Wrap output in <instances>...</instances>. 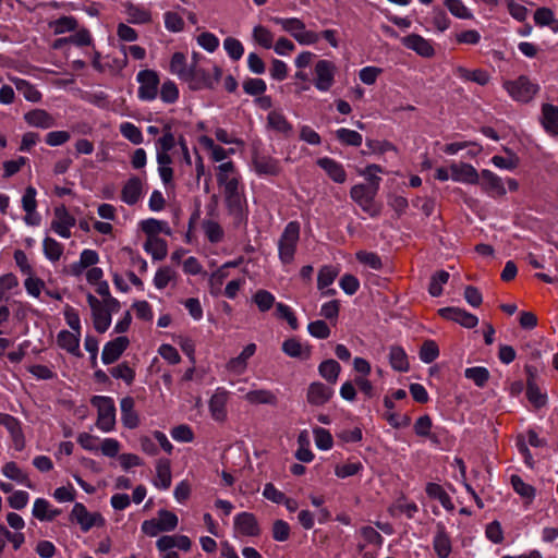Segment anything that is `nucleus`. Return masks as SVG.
Listing matches in <instances>:
<instances>
[{"label": "nucleus", "mask_w": 558, "mask_h": 558, "mask_svg": "<svg viewBox=\"0 0 558 558\" xmlns=\"http://www.w3.org/2000/svg\"><path fill=\"white\" fill-rule=\"evenodd\" d=\"M223 196L228 215L232 218L233 226L245 227L248 222V204L245 196V186L239 178L218 185Z\"/></svg>", "instance_id": "nucleus-1"}, {"label": "nucleus", "mask_w": 558, "mask_h": 558, "mask_svg": "<svg viewBox=\"0 0 558 558\" xmlns=\"http://www.w3.org/2000/svg\"><path fill=\"white\" fill-rule=\"evenodd\" d=\"M300 234L301 225L299 221L293 220L287 223L278 240V255L282 264L289 265L294 260Z\"/></svg>", "instance_id": "nucleus-2"}, {"label": "nucleus", "mask_w": 558, "mask_h": 558, "mask_svg": "<svg viewBox=\"0 0 558 558\" xmlns=\"http://www.w3.org/2000/svg\"><path fill=\"white\" fill-rule=\"evenodd\" d=\"M221 76L222 69L217 64L213 66V73H210L195 63H192L191 72L185 83H187L192 90L214 89L221 80Z\"/></svg>", "instance_id": "nucleus-3"}, {"label": "nucleus", "mask_w": 558, "mask_h": 558, "mask_svg": "<svg viewBox=\"0 0 558 558\" xmlns=\"http://www.w3.org/2000/svg\"><path fill=\"white\" fill-rule=\"evenodd\" d=\"M271 21L280 25L282 31L289 33L301 45H314L319 40V35L313 31H306L305 24L298 17H271Z\"/></svg>", "instance_id": "nucleus-4"}, {"label": "nucleus", "mask_w": 558, "mask_h": 558, "mask_svg": "<svg viewBox=\"0 0 558 558\" xmlns=\"http://www.w3.org/2000/svg\"><path fill=\"white\" fill-rule=\"evenodd\" d=\"M93 407L97 408L96 425L102 432H110L116 425V407L113 399L106 396H94L90 399Z\"/></svg>", "instance_id": "nucleus-5"}, {"label": "nucleus", "mask_w": 558, "mask_h": 558, "mask_svg": "<svg viewBox=\"0 0 558 558\" xmlns=\"http://www.w3.org/2000/svg\"><path fill=\"white\" fill-rule=\"evenodd\" d=\"M504 88L513 100L523 104L530 102L539 90V86L525 75H520L513 81H506Z\"/></svg>", "instance_id": "nucleus-6"}, {"label": "nucleus", "mask_w": 558, "mask_h": 558, "mask_svg": "<svg viewBox=\"0 0 558 558\" xmlns=\"http://www.w3.org/2000/svg\"><path fill=\"white\" fill-rule=\"evenodd\" d=\"M377 193L375 189H369L363 183L355 184L350 190L351 198L371 217L380 215V206L375 203Z\"/></svg>", "instance_id": "nucleus-7"}, {"label": "nucleus", "mask_w": 558, "mask_h": 558, "mask_svg": "<svg viewBox=\"0 0 558 558\" xmlns=\"http://www.w3.org/2000/svg\"><path fill=\"white\" fill-rule=\"evenodd\" d=\"M252 166L258 175L277 177L282 171L280 160L265 154L257 146L252 149Z\"/></svg>", "instance_id": "nucleus-8"}, {"label": "nucleus", "mask_w": 558, "mask_h": 558, "mask_svg": "<svg viewBox=\"0 0 558 558\" xmlns=\"http://www.w3.org/2000/svg\"><path fill=\"white\" fill-rule=\"evenodd\" d=\"M136 80L140 84L137 96L141 100L151 101L157 98L160 78L155 70L145 69L137 73Z\"/></svg>", "instance_id": "nucleus-9"}, {"label": "nucleus", "mask_w": 558, "mask_h": 558, "mask_svg": "<svg viewBox=\"0 0 558 558\" xmlns=\"http://www.w3.org/2000/svg\"><path fill=\"white\" fill-rule=\"evenodd\" d=\"M70 520L80 524L83 532H88L94 526L101 527L106 523L101 513L88 512L87 508L81 502L74 505L70 513Z\"/></svg>", "instance_id": "nucleus-10"}, {"label": "nucleus", "mask_w": 558, "mask_h": 558, "mask_svg": "<svg viewBox=\"0 0 558 558\" xmlns=\"http://www.w3.org/2000/svg\"><path fill=\"white\" fill-rule=\"evenodd\" d=\"M336 64L326 59L318 60L315 64V87L318 90L327 92L335 83Z\"/></svg>", "instance_id": "nucleus-11"}, {"label": "nucleus", "mask_w": 558, "mask_h": 558, "mask_svg": "<svg viewBox=\"0 0 558 558\" xmlns=\"http://www.w3.org/2000/svg\"><path fill=\"white\" fill-rule=\"evenodd\" d=\"M87 303L92 310V318L95 330L99 333L106 332L111 324V314L92 293L87 294Z\"/></svg>", "instance_id": "nucleus-12"}, {"label": "nucleus", "mask_w": 558, "mask_h": 558, "mask_svg": "<svg viewBox=\"0 0 558 558\" xmlns=\"http://www.w3.org/2000/svg\"><path fill=\"white\" fill-rule=\"evenodd\" d=\"M0 426H3L10 434L13 448L16 451H22L26 441L20 420L11 414L0 412Z\"/></svg>", "instance_id": "nucleus-13"}, {"label": "nucleus", "mask_w": 558, "mask_h": 558, "mask_svg": "<svg viewBox=\"0 0 558 558\" xmlns=\"http://www.w3.org/2000/svg\"><path fill=\"white\" fill-rule=\"evenodd\" d=\"M54 218L51 221V229L64 239L71 236V228L75 226L76 219L69 213L65 205H60L53 209Z\"/></svg>", "instance_id": "nucleus-14"}, {"label": "nucleus", "mask_w": 558, "mask_h": 558, "mask_svg": "<svg viewBox=\"0 0 558 558\" xmlns=\"http://www.w3.org/2000/svg\"><path fill=\"white\" fill-rule=\"evenodd\" d=\"M438 315L447 320L460 324L464 328H474L478 324V318L460 307H442L438 310Z\"/></svg>", "instance_id": "nucleus-15"}, {"label": "nucleus", "mask_w": 558, "mask_h": 558, "mask_svg": "<svg viewBox=\"0 0 558 558\" xmlns=\"http://www.w3.org/2000/svg\"><path fill=\"white\" fill-rule=\"evenodd\" d=\"M525 372L527 374L525 392L526 398L535 409H541L546 405L547 396L541 391L535 381L536 369L531 365H526Z\"/></svg>", "instance_id": "nucleus-16"}, {"label": "nucleus", "mask_w": 558, "mask_h": 558, "mask_svg": "<svg viewBox=\"0 0 558 558\" xmlns=\"http://www.w3.org/2000/svg\"><path fill=\"white\" fill-rule=\"evenodd\" d=\"M234 530L243 535L256 537L260 535V526L257 518L252 512H241L234 517Z\"/></svg>", "instance_id": "nucleus-17"}, {"label": "nucleus", "mask_w": 558, "mask_h": 558, "mask_svg": "<svg viewBox=\"0 0 558 558\" xmlns=\"http://www.w3.org/2000/svg\"><path fill=\"white\" fill-rule=\"evenodd\" d=\"M229 400V391L225 388H217L208 402L211 417L217 422L227 420V403Z\"/></svg>", "instance_id": "nucleus-18"}, {"label": "nucleus", "mask_w": 558, "mask_h": 558, "mask_svg": "<svg viewBox=\"0 0 558 558\" xmlns=\"http://www.w3.org/2000/svg\"><path fill=\"white\" fill-rule=\"evenodd\" d=\"M333 396V389L322 381L311 383L307 392L306 401L313 407H322L329 402Z\"/></svg>", "instance_id": "nucleus-19"}, {"label": "nucleus", "mask_w": 558, "mask_h": 558, "mask_svg": "<svg viewBox=\"0 0 558 558\" xmlns=\"http://www.w3.org/2000/svg\"><path fill=\"white\" fill-rule=\"evenodd\" d=\"M130 340L125 336H120L107 342L101 353V360L105 364H112L120 359L128 349Z\"/></svg>", "instance_id": "nucleus-20"}, {"label": "nucleus", "mask_w": 558, "mask_h": 558, "mask_svg": "<svg viewBox=\"0 0 558 558\" xmlns=\"http://www.w3.org/2000/svg\"><path fill=\"white\" fill-rule=\"evenodd\" d=\"M478 184H481L483 191L492 196L501 197L507 193L501 178L487 169L481 171Z\"/></svg>", "instance_id": "nucleus-21"}, {"label": "nucleus", "mask_w": 558, "mask_h": 558, "mask_svg": "<svg viewBox=\"0 0 558 558\" xmlns=\"http://www.w3.org/2000/svg\"><path fill=\"white\" fill-rule=\"evenodd\" d=\"M433 548L438 558H448L452 551V543L444 523L438 522L433 539Z\"/></svg>", "instance_id": "nucleus-22"}, {"label": "nucleus", "mask_w": 558, "mask_h": 558, "mask_svg": "<svg viewBox=\"0 0 558 558\" xmlns=\"http://www.w3.org/2000/svg\"><path fill=\"white\" fill-rule=\"evenodd\" d=\"M402 44L408 49L414 50L421 57L432 58L435 54V49L430 41L418 34H410L403 37Z\"/></svg>", "instance_id": "nucleus-23"}, {"label": "nucleus", "mask_w": 558, "mask_h": 558, "mask_svg": "<svg viewBox=\"0 0 558 558\" xmlns=\"http://www.w3.org/2000/svg\"><path fill=\"white\" fill-rule=\"evenodd\" d=\"M24 121L33 128L50 129L57 124L56 119L45 109H32L24 114Z\"/></svg>", "instance_id": "nucleus-24"}, {"label": "nucleus", "mask_w": 558, "mask_h": 558, "mask_svg": "<svg viewBox=\"0 0 558 558\" xmlns=\"http://www.w3.org/2000/svg\"><path fill=\"white\" fill-rule=\"evenodd\" d=\"M451 179L456 182H464L469 184H478L480 173L476 169L466 162L460 165L452 163L450 166Z\"/></svg>", "instance_id": "nucleus-25"}, {"label": "nucleus", "mask_w": 558, "mask_h": 558, "mask_svg": "<svg viewBox=\"0 0 558 558\" xmlns=\"http://www.w3.org/2000/svg\"><path fill=\"white\" fill-rule=\"evenodd\" d=\"M256 352V344L248 343L242 352L228 361L226 368L235 375H242L247 368V361Z\"/></svg>", "instance_id": "nucleus-26"}, {"label": "nucleus", "mask_w": 558, "mask_h": 558, "mask_svg": "<svg viewBox=\"0 0 558 558\" xmlns=\"http://www.w3.org/2000/svg\"><path fill=\"white\" fill-rule=\"evenodd\" d=\"M121 421L124 427L134 429L140 426V416L135 410V401L132 397L122 398L121 403Z\"/></svg>", "instance_id": "nucleus-27"}, {"label": "nucleus", "mask_w": 558, "mask_h": 558, "mask_svg": "<svg viewBox=\"0 0 558 558\" xmlns=\"http://www.w3.org/2000/svg\"><path fill=\"white\" fill-rule=\"evenodd\" d=\"M281 349L288 356L304 361L308 360L312 355V345L301 343L295 337L286 339L282 342Z\"/></svg>", "instance_id": "nucleus-28"}, {"label": "nucleus", "mask_w": 558, "mask_h": 558, "mask_svg": "<svg viewBox=\"0 0 558 558\" xmlns=\"http://www.w3.org/2000/svg\"><path fill=\"white\" fill-rule=\"evenodd\" d=\"M317 166H319L327 175L336 183H344L347 180V172L343 168V166L338 162L337 160L329 158V157H323L317 159L316 161Z\"/></svg>", "instance_id": "nucleus-29"}, {"label": "nucleus", "mask_w": 558, "mask_h": 558, "mask_svg": "<svg viewBox=\"0 0 558 558\" xmlns=\"http://www.w3.org/2000/svg\"><path fill=\"white\" fill-rule=\"evenodd\" d=\"M143 193V182L138 177H131L121 190V199L128 205H135Z\"/></svg>", "instance_id": "nucleus-30"}, {"label": "nucleus", "mask_w": 558, "mask_h": 558, "mask_svg": "<svg viewBox=\"0 0 558 558\" xmlns=\"http://www.w3.org/2000/svg\"><path fill=\"white\" fill-rule=\"evenodd\" d=\"M36 193V189L29 185L25 189L22 197V206L26 213L25 222L31 226H37L40 221L39 217L33 218V214L37 207Z\"/></svg>", "instance_id": "nucleus-31"}, {"label": "nucleus", "mask_w": 558, "mask_h": 558, "mask_svg": "<svg viewBox=\"0 0 558 558\" xmlns=\"http://www.w3.org/2000/svg\"><path fill=\"white\" fill-rule=\"evenodd\" d=\"M80 336L81 333L78 332L74 333L63 329L57 336V343L66 352L81 357L82 353L80 351Z\"/></svg>", "instance_id": "nucleus-32"}, {"label": "nucleus", "mask_w": 558, "mask_h": 558, "mask_svg": "<svg viewBox=\"0 0 558 558\" xmlns=\"http://www.w3.org/2000/svg\"><path fill=\"white\" fill-rule=\"evenodd\" d=\"M542 125L551 135H558V107L544 104L542 106Z\"/></svg>", "instance_id": "nucleus-33"}, {"label": "nucleus", "mask_w": 558, "mask_h": 558, "mask_svg": "<svg viewBox=\"0 0 558 558\" xmlns=\"http://www.w3.org/2000/svg\"><path fill=\"white\" fill-rule=\"evenodd\" d=\"M267 123L270 129L286 137H290L293 133L292 124L288 121L284 114L279 111H270L267 117Z\"/></svg>", "instance_id": "nucleus-34"}, {"label": "nucleus", "mask_w": 558, "mask_h": 558, "mask_svg": "<svg viewBox=\"0 0 558 558\" xmlns=\"http://www.w3.org/2000/svg\"><path fill=\"white\" fill-rule=\"evenodd\" d=\"M389 364L392 369L405 373L410 369V363L404 349L400 345H391L389 349Z\"/></svg>", "instance_id": "nucleus-35"}, {"label": "nucleus", "mask_w": 558, "mask_h": 558, "mask_svg": "<svg viewBox=\"0 0 558 558\" xmlns=\"http://www.w3.org/2000/svg\"><path fill=\"white\" fill-rule=\"evenodd\" d=\"M456 74L463 81L474 82L481 86L487 85L490 80L489 73L483 69L469 70L464 66H458Z\"/></svg>", "instance_id": "nucleus-36"}, {"label": "nucleus", "mask_w": 558, "mask_h": 558, "mask_svg": "<svg viewBox=\"0 0 558 558\" xmlns=\"http://www.w3.org/2000/svg\"><path fill=\"white\" fill-rule=\"evenodd\" d=\"M171 464L168 459H159L156 464L155 485L160 489H168L171 486Z\"/></svg>", "instance_id": "nucleus-37"}, {"label": "nucleus", "mask_w": 558, "mask_h": 558, "mask_svg": "<svg viewBox=\"0 0 558 558\" xmlns=\"http://www.w3.org/2000/svg\"><path fill=\"white\" fill-rule=\"evenodd\" d=\"M169 71L177 75L181 81H186L191 72V65H187L186 56L183 52L178 51L172 54Z\"/></svg>", "instance_id": "nucleus-38"}, {"label": "nucleus", "mask_w": 558, "mask_h": 558, "mask_svg": "<svg viewBox=\"0 0 558 558\" xmlns=\"http://www.w3.org/2000/svg\"><path fill=\"white\" fill-rule=\"evenodd\" d=\"M11 82L15 85L17 92L22 94L26 100L32 102L40 101L41 93L31 82L19 77L11 78Z\"/></svg>", "instance_id": "nucleus-39"}, {"label": "nucleus", "mask_w": 558, "mask_h": 558, "mask_svg": "<svg viewBox=\"0 0 558 558\" xmlns=\"http://www.w3.org/2000/svg\"><path fill=\"white\" fill-rule=\"evenodd\" d=\"M245 400L251 404H269L278 403L277 396L268 389L251 390L245 395Z\"/></svg>", "instance_id": "nucleus-40"}, {"label": "nucleus", "mask_w": 558, "mask_h": 558, "mask_svg": "<svg viewBox=\"0 0 558 558\" xmlns=\"http://www.w3.org/2000/svg\"><path fill=\"white\" fill-rule=\"evenodd\" d=\"M2 473L8 478L33 488V484L26 473H24L14 461L7 462L2 466Z\"/></svg>", "instance_id": "nucleus-41"}, {"label": "nucleus", "mask_w": 558, "mask_h": 558, "mask_svg": "<svg viewBox=\"0 0 558 558\" xmlns=\"http://www.w3.org/2000/svg\"><path fill=\"white\" fill-rule=\"evenodd\" d=\"M340 372V364L332 359L323 361L318 366L319 375L331 385L337 383Z\"/></svg>", "instance_id": "nucleus-42"}, {"label": "nucleus", "mask_w": 558, "mask_h": 558, "mask_svg": "<svg viewBox=\"0 0 558 558\" xmlns=\"http://www.w3.org/2000/svg\"><path fill=\"white\" fill-rule=\"evenodd\" d=\"M235 177L239 178V180H242V175L240 174L233 161L230 160L222 162L217 167L216 179L218 185H222Z\"/></svg>", "instance_id": "nucleus-43"}, {"label": "nucleus", "mask_w": 558, "mask_h": 558, "mask_svg": "<svg viewBox=\"0 0 558 558\" xmlns=\"http://www.w3.org/2000/svg\"><path fill=\"white\" fill-rule=\"evenodd\" d=\"M510 483L513 488V490L520 495L522 498H525L531 502L536 495V489L534 486L525 483L521 476L517 474H512L510 477Z\"/></svg>", "instance_id": "nucleus-44"}, {"label": "nucleus", "mask_w": 558, "mask_h": 558, "mask_svg": "<svg viewBox=\"0 0 558 558\" xmlns=\"http://www.w3.org/2000/svg\"><path fill=\"white\" fill-rule=\"evenodd\" d=\"M145 251L150 253L156 260L163 259L168 254V246L166 240L161 238L147 239L144 244Z\"/></svg>", "instance_id": "nucleus-45"}, {"label": "nucleus", "mask_w": 558, "mask_h": 558, "mask_svg": "<svg viewBox=\"0 0 558 558\" xmlns=\"http://www.w3.org/2000/svg\"><path fill=\"white\" fill-rule=\"evenodd\" d=\"M125 9L130 23L146 24L151 21L150 12L143 7L129 3Z\"/></svg>", "instance_id": "nucleus-46"}, {"label": "nucleus", "mask_w": 558, "mask_h": 558, "mask_svg": "<svg viewBox=\"0 0 558 558\" xmlns=\"http://www.w3.org/2000/svg\"><path fill=\"white\" fill-rule=\"evenodd\" d=\"M50 28L53 29L56 35L64 34L66 32H74L78 26L77 20L72 15H63L56 21L49 23Z\"/></svg>", "instance_id": "nucleus-47"}, {"label": "nucleus", "mask_w": 558, "mask_h": 558, "mask_svg": "<svg viewBox=\"0 0 558 558\" xmlns=\"http://www.w3.org/2000/svg\"><path fill=\"white\" fill-rule=\"evenodd\" d=\"M450 275L446 270H438L432 277L428 284V293L438 298L442 294V286L449 281Z\"/></svg>", "instance_id": "nucleus-48"}, {"label": "nucleus", "mask_w": 558, "mask_h": 558, "mask_svg": "<svg viewBox=\"0 0 558 558\" xmlns=\"http://www.w3.org/2000/svg\"><path fill=\"white\" fill-rule=\"evenodd\" d=\"M43 248L45 256L51 262H58L64 251V246L50 236L44 239Z\"/></svg>", "instance_id": "nucleus-49"}, {"label": "nucleus", "mask_w": 558, "mask_h": 558, "mask_svg": "<svg viewBox=\"0 0 558 558\" xmlns=\"http://www.w3.org/2000/svg\"><path fill=\"white\" fill-rule=\"evenodd\" d=\"M464 376L471 379L477 387L483 388L489 380L490 374L486 367L474 366L466 368Z\"/></svg>", "instance_id": "nucleus-50"}, {"label": "nucleus", "mask_w": 558, "mask_h": 558, "mask_svg": "<svg viewBox=\"0 0 558 558\" xmlns=\"http://www.w3.org/2000/svg\"><path fill=\"white\" fill-rule=\"evenodd\" d=\"M336 137L341 144L353 147L361 146L363 141V137L359 132L344 128L336 131Z\"/></svg>", "instance_id": "nucleus-51"}, {"label": "nucleus", "mask_w": 558, "mask_h": 558, "mask_svg": "<svg viewBox=\"0 0 558 558\" xmlns=\"http://www.w3.org/2000/svg\"><path fill=\"white\" fill-rule=\"evenodd\" d=\"M418 355L424 363H433L439 356L438 344L434 340H425L420 348Z\"/></svg>", "instance_id": "nucleus-52"}, {"label": "nucleus", "mask_w": 558, "mask_h": 558, "mask_svg": "<svg viewBox=\"0 0 558 558\" xmlns=\"http://www.w3.org/2000/svg\"><path fill=\"white\" fill-rule=\"evenodd\" d=\"M120 133L132 144L140 145L143 143V134L140 128L132 122H123L120 124Z\"/></svg>", "instance_id": "nucleus-53"}, {"label": "nucleus", "mask_w": 558, "mask_h": 558, "mask_svg": "<svg viewBox=\"0 0 558 558\" xmlns=\"http://www.w3.org/2000/svg\"><path fill=\"white\" fill-rule=\"evenodd\" d=\"M204 232L211 243H219L225 235L222 227L214 220H205L203 221Z\"/></svg>", "instance_id": "nucleus-54"}, {"label": "nucleus", "mask_w": 558, "mask_h": 558, "mask_svg": "<svg viewBox=\"0 0 558 558\" xmlns=\"http://www.w3.org/2000/svg\"><path fill=\"white\" fill-rule=\"evenodd\" d=\"M276 316L279 319H284L292 330L299 329V320L292 308L287 304H276Z\"/></svg>", "instance_id": "nucleus-55"}, {"label": "nucleus", "mask_w": 558, "mask_h": 558, "mask_svg": "<svg viewBox=\"0 0 558 558\" xmlns=\"http://www.w3.org/2000/svg\"><path fill=\"white\" fill-rule=\"evenodd\" d=\"M253 38L256 41V44H258L265 49H270L272 47L274 35L268 28H266L263 25H257L254 27Z\"/></svg>", "instance_id": "nucleus-56"}, {"label": "nucleus", "mask_w": 558, "mask_h": 558, "mask_svg": "<svg viewBox=\"0 0 558 558\" xmlns=\"http://www.w3.org/2000/svg\"><path fill=\"white\" fill-rule=\"evenodd\" d=\"M112 377L124 380L128 385H131L135 379V371L129 366L126 362H123L109 369Z\"/></svg>", "instance_id": "nucleus-57"}, {"label": "nucleus", "mask_w": 558, "mask_h": 558, "mask_svg": "<svg viewBox=\"0 0 558 558\" xmlns=\"http://www.w3.org/2000/svg\"><path fill=\"white\" fill-rule=\"evenodd\" d=\"M316 446L322 450H329L333 446V439L330 432L324 427L313 428Z\"/></svg>", "instance_id": "nucleus-58"}, {"label": "nucleus", "mask_w": 558, "mask_h": 558, "mask_svg": "<svg viewBox=\"0 0 558 558\" xmlns=\"http://www.w3.org/2000/svg\"><path fill=\"white\" fill-rule=\"evenodd\" d=\"M156 520L158 521L163 532L173 531L178 526L177 514L166 509H160L158 511V518Z\"/></svg>", "instance_id": "nucleus-59"}, {"label": "nucleus", "mask_w": 558, "mask_h": 558, "mask_svg": "<svg viewBox=\"0 0 558 558\" xmlns=\"http://www.w3.org/2000/svg\"><path fill=\"white\" fill-rule=\"evenodd\" d=\"M160 99L166 104H174L179 99V88L173 81L167 80L162 83Z\"/></svg>", "instance_id": "nucleus-60"}, {"label": "nucleus", "mask_w": 558, "mask_h": 558, "mask_svg": "<svg viewBox=\"0 0 558 558\" xmlns=\"http://www.w3.org/2000/svg\"><path fill=\"white\" fill-rule=\"evenodd\" d=\"M338 276V271L332 266H323L317 276V288L324 290L325 288L332 284Z\"/></svg>", "instance_id": "nucleus-61"}, {"label": "nucleus", "mask_w": 558, "mask_h": 558, "mask_svg": "<svg viewBox=\"0 0 558 558\" xmlns=\"http://www.w3.org/2000/svg\"><path fill=\"white\" fill-rule=\"evenodd\" d=\"M253 301L260 312H267L274 306L275 296L269 291L260 289L254 294Z\"/></svg>", "instance_id": "nucleus-62"}, {"label": "nucleus", "mask_w": 558, "mask_h": 558, "mask_svg": "<svg viewBox=\"0 0 558 558\" xmlns=\"http://www.w3.org/2000/svg\"><path fill=\"white\" fill-rule=\"evenodd\" d=\"M243 90L245 94L251 96H259L263 95L266 89L267 85L264 80L262 78H252L248 77L243 82Z\"/></svg>", "instance_id": "nucleus-63"}, {"label": "nucleus", "mask_w": 558, "mask_h": 558, "mask_svg": "<svg viewBox=\"0 0 558 558\" xmlns=\"http://www.w3.org/2000/svg\"><path fill=\"white\" fill-rule=\"evenodd\" d=\"M223 47L228 56L234 61L240 60L244 53L242 43L234 37H227L223 41Z\"/></svg>", "instance_id": "nucleus-64"}]
</instances>
